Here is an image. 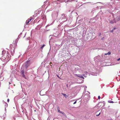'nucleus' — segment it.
Instances as JSON below:
<instances>
[{
  "mask_svg": "<svg viewBox=\"0 0 120 120\" xmlns=\"http://www.w3.org/2000/svg\"><path fill=\"white\" fill-rule=\"evenodd\" d=\"M100 114V113H99V114H97L96 115L97 116H98Z\"/></svg>",
  "mask_w": 120,
  "mask_h": 120,
  "instance_id": "nucleus-18",
  "label": "nucleus"
},
{
  "mask_svg": "<svg viewBox=\"0 0 120 120\" xmlns=\"http://www.w3.org/2000/svg\"><path fill=\"white\" fill-rule=\"evenodd\" d=\"M45 45H43L41 48V49H43L44 47L45 46Z\"/></svg>",
  "mask_w": 120,
  "mask_h": 120,
  "instance_id": "nucleus-13",
  "label": "nucleus"
},
{
  "mask_svg": "<svg viewBox=\"0 0 120 120\" xmlns=\"http://www.w3.org/2000/svg\"><path fill=\"white\" fill-rule=\"evenodd\" d=\"M116 22L114 19L113 20H111L110 21V22L111 24L114 23Z\"/></svg>",
  "mask_w": 120,
  "mask_h": 120,
  "instance_id": "nucleus-5",
  "label": "nucleus"
},
{
  "mask_svg": "<svg viewBox=\"0 0 120 120\" xmlns=\"http://www.w3.org/2000/svg\"><path fill=\"white\" fill-rule=\"evenodd\" d=\"M108 102H109V103H113V101H108Z\"/></svg>",
  "mask_w": 120,
  "mask_h": 120,
  "instance_id": "nucleus-15",
  "label": "nucleus"
},
{
  "mask_svg": "<svg viewBox=\"0 0 120 120\" xmlns=\"http://www.w3.org/2000/svg\"><path fill=\"white\" fill-rule=\"evenodd\" d=\"M104 38H102V39H104Z\"/></svg>",
  "mask_w": 120,
  "mask_h": 120,
  "instance_id": "nucleus-26",
  "label": "nucleus"
},
{
  "mask_svg": "<svg viewBox=\"0 0 120 120\" xmlns=\"http://www.w3.org/2000/svg\"><path fill=\"white\" fill-rule=\"evenodd\" d=\"M30 61V60H28L25 63V67L26 68H27L30 65V64L29 63Z\"/></svg>",
  "mask_w": 120,
  "mask_h": 120,
  "instance_id": "nucleus-1",
  "label": "nucleus"
},
{
  "mask_svg": "<svg viewBox=\"0 0 120 120\" xmlns=\"http://www.w3.org/2000/svg\"><path fill=\"white\" fill-rule=\"evenodd\" d=\"M101 35V33H100L99 34V36H100V35Z\"/></svg>",
  "mask_w": 120,
  "mask_h": 120,
  "instance_id": "nucleus-23",
  "label": "nucleus"
},
{
  "mask_svg": "<svg viewBox=\"0 0 120 120\" xmlns=\"http://www.w3.org/2000/svg\"><path fill=\"white\" fill-rule=\"evenodd\" d=\"M67 86H68V85H67Z\"/></svg>",
  "mask_w": 120,
  "mask_h": 120,
  "instance_id": "nucleus-30",
  "label": "nucleus"
},
{
  "mask_svg": "<svg viewBox=\"0 0 120 120\" xmlns=\"http://www.w3.org/2000/svg\"><path fill=\"white\" fill-rule=\"evenodd\" d=\"M22 75H23V77L24 78H25V75H24V74H22Z\"/></svg>",
  "mask_w": 120,
  "mask_h": 120,
  "instance_id": "nucleus-17",
  "label": "nucleus"
},
{
  "mask_svg": "<svg viewBox=\"0 0 120 120\" xmlns=\"http://www.w3.org/2000/svg\"><path fill=\"white\" fill-rule=\"evenodd\" d=\"M76 103V101H75L73 103V104H74Z\"/></svg>",
  "mask_w": 120,
  "mask_h": 120,
  "instance_id": "nucleus-19",
  "label": "nucleus"
},
{
  "mask_svg": "<svg viewBox=\"0 0 120 120\" xmlns=\"http://www.w3.org/2000/svg\"><path fill=\"white\" fill-rule=\"evenodd\" d=\"M9 84H11V83H10V82H9Z\"/></svg>",
  "mask_w": 120,
  "mask_h": 120,
  "instance_id": "nucleus-29",
  "label": "nucleus"
},
{
  "mask_svg": "<svg viewBox=\"0 0 120 120\" xmlns=\"http://www.w3.org/2000/svg\"><path fill=\"white\" fill-rule=\"evenodd\" d=\"M4 78L3 77L0 76V81L3 80L4 79Z\"/></svg>",
  "mask_w": 120,
  "mask_h": 120,
  "instance_id": "nucleus-9",
  "label": "nucleus"
},
{
  "mask_svg": "<svg viewBox=\"0 0 120 120\" xmlns=\"http://www.w3.org/2000/svg\"><path fill=\"white\" fill-rule=\"evenodd\" d=\"M116 29V28H113V29H114V30H115V29Z\"/></svg>",
  "mask_w": 120,
  "mask_h": 120,
  "instance_id": "nucleus-24",
  "label": "nucleus"
},
{
  "mask_svg": "<svg viewBox=\"0 0 120 120\" xmlns=\"http://www.w3.org/2000/svg\"><path fill=\"white\" fill-rule=\"evenodd\" d=\"M114 19L116 22L119 21L120 20V15H116V17Z\"/></svg>",
  "mask_w": 120,
  "mask_h": 120,
  "instance_id": "nucleus-3",
  "label": "nucleus"
},
{
  "mask_svg": "<svg viewBox=\"0 0 120 120\" xmlns=\"http://www.w3.org/2000/svg\"><path fill=\"white\" fill-rule=\"evenodd\" d=\"M120 60V58H119V59H118L117 60L118 61H119Z\"/></svg>",
  "mask_w": 120,
  "mask_h": 120,
  "instance_id": "nucleus-20",
  "label": "nucleus"
},
{
  "mask_svg": "<svg viewBox=\"0 0 120 120\" xmlns=\"http://www.w3.org/2000/svg\"><path fill=\"white\" fill-rule=\"evenodd\" d=\"M59 112L62 114L64 116H65L66 115L64 113V112L60 111V112Z\"/></svg>",
  "mask_w": 120,
  "mask_h": 120,
  "instance_id": "nucleus-10",
  "label": "nucleus"
},
{
  "mask_svg": "<svg viewBox=\"0 0 120 120\" xmlns=\"http://www.w3.org/2000/svg\"><path fill=\"white\" fill-rule=\"evenodd\" d=\"M98 98L99 99L100 98V97L99 96H98Z\"/></svg>",
  "mask_w": 120,
  "mask_h": 120,
  "instance_id": "nucleus-22",
  "label": "nucleus"
},
{
  "mask_svg": "<svg viewBox=\"0 0 120 120\" xmlns=\"http://www.w3.org/2000/svg\"><path fill=\"white\" fill-rule=\"evenodd\" d=\"M83 76H84V77H85V76H84V75L83 74Z\"/></svg>",
  "mask_w": 120,
  "mask_h": 120,
  "instance_id": "nucleus-27",
  "label": "nucleus"
},
{
  "mask_svg": "<svg viewBox=\"0 0 120 120\" xmlns=\"http://www.w3.org/2000/svg\"><path fill=\"white\" fill-rule=\"evenodd\" d=\"M14 86H15V84H14Z\"/></svg>",
  "mask_w": 120,
  "mask_h": 120,
  "instance_id": "nucleus-28",
  "label": "nucleus"
},
{
  "mask_svg": "<svg viewBox=\"0 0 120 120\" xmlns=\"http://www.w3.org/2000/svg\"><path fill=\"white\" fill-rule=\"evenodd\" d=\"M50 64H52V63L51 62H50Z\"/></svg>",
  "mask_w": 120,
  "mask_h": 120,
  "instance_id": "nucleus-25",
  "label": "nucleus"
},
{
  "mask_svg": "<svg viewBox=\"0 0 120 120\" xmlns=\"http://www.w3.org/2000/svg\"><path fill=\"white\" fill-rule=\"evenodd\" d=\"M111 54V52H109L107 54H105V55H110Z\"/></svg>",
  "mask_w": 120,
  "mask_h": 120,
  "instance_id": "nucleus-11",
  "label": "nucleus"
},
{
  "mask_svg": "<svg viewBox=\"0 0 120 120\" xmlns=\"http://www.w3.org/2000/svg\"><path fill=\"white\" fill-rule=\"evenodd\" d=\"M4 56L6 57V59L8 61H9L10 60V56L8 54H6L4 55Z\"/></svg>",
  "mask_w": 120,
  "mask_h": 120,
  "instance_id": "nucleus-2",
  "label": "nucleus"
},
{
  "mask_svg": "<svg viewBox=\"0 0 120 120\" xmlns=\"http://www.w3.org/2000/svg\"><path fill=\"white\" fill-rule=\"evenodd\" d=\"M57 108L58 112H60V109L59 108V107H58Z\"/></svg>",
  "mask_w": 120,
  "mask_h": 120,
  "instance_id": "nucleus-12",
  "label": "nucleus"
},
{
  "mask_svg": "<svg viewBox=\"0 0 120 120\" xmlns=\"http://www.w3.org/2000/svg\"><path fill=\"white\" fill-rule=\"evenodd\" d=\"M32 19H30L29 20L27 21V20L26 22V24L28 25L29 22Z\"/></svg>",
  "mask_w": 120,
  "mask_h": 120,
  "instance_id": "nucleus-7",
  "label": "nucleus"
},
{
  "mask_svg": "<svg viewBox=\"0 0 120 120\" xmlns=\"http://www.w3.org/2000/svg\"><path fill=\"white\" fill-rule=\"evenodd\" d=\"M4 55L2 56V57H1L0 59L2 60H4L6 59V57L4 56Z\"/></svg>",
  "mask_w": 120,
  "mask_h": 120,
  "instance_id": "nucleus-6",
  "label": "nucleus"
},
{
  "mask_svg": "<svg viewBox=\"0 0 120 120\" xmlns=\"http://www.w3.org/2000/svg\"><path fill=\"white\" fill-rule=\"evenodd\" d=\"M75 75L78 77H80V78L84 79V78L83 77V76L81 75L80 74H75Z\"/></svg>",
  "mask_w": 120,
  "mask_h": 120,
  "instance_id": "nucleus-4",
  "label": "nucleus"
},
{
  "mask_svg": "<svg viewBox=\"0 0 120 120\" xmlns=\"http://www.w3.org/2000/svg\"><path fill=\"white\" fill-rule=\"evenodd\" d=\"M62 94L64 96V97L66 98H67L68 96L66 94H64L62 93Z\"/></svg>",
  "mask_w": 120,
  "mask_h": 120,
  "instance_id": "nucleus-8",
  "label": "nucleus"
},
{
  "mask_svg": "<svg viewBox=\"0 0 120 120\" xmlns=\"http://www.w3.org/2000/svg\"><path fill=\"white\" fill-rule=\"evenodd\" d=\"M9 101V99H8L7 100V101L8 102Z\"/></svg>",
  "mask_w": 120,
  "mask_h": 120,
  "instance_id": "nucleus-21",
  "label": "nucleus"
},
{
  "mask_svg": "<svg viewBox=\"0 0 120 120\" xmlns=\"http://www.w3.org/2000/svg\"><path fill=\"white\" fill-rule=\"evenodd\" d=\"M114 30V29H112L111 30V31L110 32H113Z\"/></svg>",
  "mask_w": 120,
  "mask_h": 120,
  "instance_id": "nucleus-16",
  "label": "nucleus"
},
{
  "mask_svg": "<svg viewBox=\"0 0 120 120\" xmlns=\"http://www.w3.org/2000/svg\"><path fill=\"white\" fill-rule=\"evenodd\" d=\"M21 72L22 74H24V71L23 70L21 71Z\"/></svg>",
  "mask_w": 120,
  "mask_h": 120,
  "instance_id": "nucleus-14",
  "label": "nucleus"
}]
</instances>
